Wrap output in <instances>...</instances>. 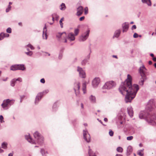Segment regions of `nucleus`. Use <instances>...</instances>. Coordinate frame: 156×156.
<instances>
[{
	"instance_id": "obj_61",
	"label": "nucleus",
	"mask_w": 156,
	"mask_h": 156,
	"mask_svg": "<svg viewBox=\"0 0 156 156\" xmlns=\"http://www.w3.org/2000/svg\"><path fill=\"white\" fill-rule=\"evenodd\" d=\"M112 57H113V58H118V57H117V55H112Z\"/></svg>"
},
{
	"instance_id": "obj_2",
	"label": "nucleus",
	"mask_w": 156,
	"mask_h": 156,
	"mask_svg": "<svg viewBox=\"0 0 156 156\" xmlns=\"http://www.w3.org/2000/svg\"><path fill=\"white\" fill-rule=\"evenodd\" d=\"M155 108L153 102L150 101L146 107V111H141L139 114L140 119H145L149 123L156 125V112L154 110Z\"/></svg>"
},
{
	"instance_id": "obj_32",
	"label": "nucleus",
	"mask_w": 156,
	"mask_h": 156,
	"mask_svg": "<svg viewBox=\"0 0 156 156\" xmlns=\"http://www.w3.org/2000/svg\"><path fill=\"white\" fill-rule=\"evenodd\" d=\"M27 47L30 48V49L32 50H33L34 49V48L30 44H28L25 46V48H27Z\"/></svg>"
},
{
	"instance_id": "obj_62",
	"label": "nucleus",
	"mask_w": 156,
	"mask_h": 156,
	"mask_svg": "<svg viewBox=\"0 0 156 156\" xmlns=\"http://www.w3.org/2000/svg\"><path fill=\"white\" fill-rule=\"evenodd\" d=\"M13 154L12 153H10L8 155V156H13Z\"/></svg>"
},
{
	"instance_id": "obj_56",
	"label": "nucleus",
	"mask_w": 156,
	"mask_h": 156,
	"mask_svg": "<svg viewBox=\"0 0 156 156\" xmlns=\"http://www.w3.org/2000/svg\"><path fill=\"white\" fill-rule=\"evenodd\" d=\"M4 34H5V37H9V34H8L4 33Z\"/></svg>"
},
{
	"instance_id": "obj_54",
	"label": "nucleus",
	"mask_w": 156,
	"mask_h": 156,
	"mask_svg": "<svg viewBox=\"0 0 156 156\" xmlns=\"http://www.w3.org/2000/svg\"><path fill=\"white\" fill-rule=\"evenodd\" d=\"M136 26L135 25H133L132 27V29L133 30V29H136Z\"/></svg>"
},
{
	"instance_id": "obj_11",
	"label": "nucleus",
	"mask_w": 156,
	"mask_h": 156,
	"mask_svg": "<svg viewBox=\"0 0 156 156\" xmlns=\"http://www.w3.org/2000/svg\"><path fill=\"white\" fill-rule=\"evenodd\" d=\"M91 51H90V53L86 56L85 58L83 59L81 62V64L82 66H85L88 63L90 59V54Z\"/></svg>"
},
{
	"instance_id": "obj_3",
	"label": "nucleus",
	"mask_w": 156,
	"mask_h": 156,
	"mask_svg": "<svg viewBox=\"0 0 156 156\" xmlns=\"http://www.w3.org/2000/svg\"><path fill=\"white\" fill-rule=\"evenodd\" d=\"M146 70V68L144 65L140 67L139 68V72L141 77L139 82V84L140 85H143L144 81L146 79V77L145 74Z\"/></svg>"
},
{
	"instance_id": "obj_44",
	"label": "nucleus",
	"mask_w": 156,
	"mask_h": 156,
	"mask_svg": "<svg viewBox=\"0 0 156 156\" xmlns=\"http://www.w3.org/2000/svg\"><path fill=\"white\" fill-rule=\"evenodd\" d=\"M3 117L2 115H0V122L1 123L4 122V121L3 120Z\"/></svg>"
},
{
	"instance_id": "obj_30",
	"label": "nucleus",
	"mask_w": 156,
	"mask_h": 156,
	"mask_svg": "<svg viewBox=\"0 0 156 156\" xmlns=\"http://www.w3.org/2000/svg\"><path fill=\"white\" fill-rule=\"evenodd\" d=\"M8 144L6 142H4L2 144V147L4 149H6L7 148Z\"/></svg>"
},
{
	"instance_id": "obj_31",
	"label": "nucleus",
	"mask_w": 156,
	"mask_h": 156,
	"mask_svg": "<svg viewBox=\"0 0 156 156\" xmlns=\"http://www.w3.org/2000/svg\"><path fill=\"white\" fill-rule=\"evenodd\" d=\"M41 153L43 156H45V154L46 153H48L47 151H46L43 149H41Z\"/></svg>"
},
{
	"instance_id": "obj_39",
	"label": "nucleus",
	"mask_w": 156,
	"mask_h": 156,
	"mask_svg": "<svg viewBox=\"0 0 156 156\" xmlns=\"http://www.w3.org/2000/svg\"><path fill=\"white\" fill-rule=\"evenodd\" d=\"M52 16H54L56 20H58L59 17V16L55 13H54L52 14Z\"/></svg>"
},
{
	"instance_id": "obj_10",
	"label": "nucleus",
	"mask_w": 156,
	"mask_h": 156,
	"mask_svg": "<svg viewBox=\"0 0 156 156\" xmlns=\"http://www.w3.org/2000/svg\"><path fill=\"white\" fill-rule=\"evenodd\" d=\"M12 101V100H10L9 99L3 100V103L1 105L2 108L4 109H7V108L8 105L9 104L10 105H11L10 103Z\"/></svg>"
},
{
	"instance_id": "obj_60",
	"label": "nucleus",
	"mask_w": 156,
	"mask_h": 156,
	"mask_svg": "<svg viewBox=\"0 0 156 156\" xmlns=\"http://www.w3.org/2000/svg\"><path fill=\"white\" fill-rule=\"evenodd\" d=\"M60 25L61 26V27L62 28H63V23H60Z\"/></svg>"
},
{
	"instance_id": "obj_17",
	"label": "nucleus",
	"mask_w": 156,
	"mask_h": 156,
	"mask_svg": "<svg viewBox=\"0 0 156 156\" xmlns=\"http://www.w3.org/2000/svg\"><path fill=\"white\" fill-rule=\"evenodd\" d=\"M127 110L129 116L130 117H132L133 116V111L132 107L131 106L127 108Z\"/></svg>"
},
{
	"instance_id": "obj_52",
	"label": "nucleus",
	"mask_w": 156,
	"mask_h": 156,
	"mask_svg": "<svg viewBox=\"0 0 156 156\" xmlns=\"http://www.w3.org/2000/svg\"><path fill=\"white\" fill-rule=\"evenodd\" d=\"M40 82L42 83H44L45 82V81L44 78L41 79L40 80Z\"/></svg>"
},
{
	"instance_id": "obj_19",
	"label": "nucleus",
	"mask_w": 156,
	"mask_h": 156,
	"mask_svg": "<svg viewBox=\"0 0 156 156\" xmlns=\"http://www.w3.org/2000/svg\"><path fill=\"white\" fill-rule=\"evenodd\" d=\"M25 139L27 140V141L33 144H35V141L32 139L30 135H26L25 136Z\"/></svg>"
},
{
	"instance_id": "obj_5",
	"label": "nucleus",
	"mask_w": 156,
	"mask_h": 156,
	"mask_svg": "<svg viewBox=\"0 0 156 156\" xmlns=\"http://www.w3.org/2000/svg\"><path fill=\"white\" fill-rule=\"evenodd\" d=\"M116 85V83L114 81H107L104 85L103 88L104 89L109 90L115 87Z\"/></svg>"
},
{
	"instance_id": "obj_21",
	"label": "nucleus",
	"mask_w": 156,
	"mask_h": 156,
	"mask_svg": "<svg viewBox=\"0 0 156 156\" xmlns=\"http://www.w3.org/2000/svg\"><path fill=\"white\" fill-rule=\"evenodd\" d=\"M121 33V30H116L113 36V38L115 37L118 38L120 36Z\"/></svg>"
},
{
	"instance_id": "obj_51",
	"label": "nucleus",
	"mask_w": 156,
	"mask_h": 156,
	"mask_svg": "<svg viewBox=\"0 0 156 156\" xmlns=\"http://www.w3.org/2000/svg\"><path fill=\"white\" fill-rule=\"evenodd\" d=\"M138 36V34L136 33H135L133 35V37L135 38H137Z\"/></svg>"
},
{
	"instance_id": "obj_24",
	"label": "nucleus",
	"mask_w": 156,
	"mask_h": 156,
	"mask_svg": "<svg viewBox=\"0 0 156 156\" xmlns=\"http://www.w3.org/2000/svg\"><path fill=\"white\" fill-rule=\"evenodd\" d=\"M89 99L90 102L92 103H95L96 102V98L93 95H91L89 97Z\"/></svg>"
},
{
	"instance_id": "obj_7",
	"label": "nucleus",
	"mask_w": 156,
	"mask_h": 156,
	"mask_svg": "<svg viewBox=\"0 0 156 156\" xmlns=\"http://www.w3.org/2000/svg\"><path fill=\"white\" fill-rule=\"evenodd\" d=\"M90 31V30H88L86 32L83 33L79 37V41L83 42L86 40L89 37Z\"/></svg>"
},
{
	"instance_id": "obj_22",
	"label": "nucleus",
	"mask_w": 156,
	"mask_h": 156,
	"mask_svg": "<svg viewBox=\"0 0 156 156\" xmlns=\"http://www.w3.org/2000/svg\"><path fill=\"white\" fill-rule=\"evenodd\" d=\"M133 151V148L130 146H129L127 148L126 155L127 156H129L131 153Z\"/></svg>"
},
{
	"instance_id": "obj_38",
	"label": "nucleus",
	"mask_w": 156,
	"mask_h": 156,
	"mask_svg": "<svg viewBox=\"0 0 156 156\" xmlns=\"http://www.w3.org/2000/svg\"><path fill=\"white\" fill-rule=\"evenodd\" d=\"M25 53L27 55L31 56L33 55V52L31 51H29L28 52H26Z\"/></svg>"
},
{
	"instance_id": "obj_48",
	"label": "nucleus",
	"mask_w": 156,
	"mask_h": 156,
	"mask_svg": "<svg viewBox=\"0 0 156 156\" xmlns=\"http://www.w3.org/2000/svg\"><path fill=\"white\" fill-rule=\"evenodd\" d=\"M63 56V54L59 53L58 56V58L60 60L62 59Z\"/></svg>"
},
{
	"instance_id": "obj_64",
	"label": "nucleus",
	"mask_w": 156,
	"mask_h": 156,
	"mask_svg": "<svg viewBox=\"0 0 156 156\" xmlns=\"http://www.w3.org/2000/svg\"><path fill=\"white\" fill-rule=\"evenodd\" d=\"M115 156H123L122 155L120 154H116Z\"/></svg>"
},
{
	"instance_id": "obj_1",
	"label": "nucleus",
	"mask_w": 156,
	"mask_h": 156,
	"mask_svg": "<svg viewBox=\"0 0 156 156\" xmlns=\"http://www.w3.org/2000/svg\"><path fill=\"white\" fill-rule=\"evenodd\" d=\"M132 76L128 74L125 83H122L119 88V91L122 95L126 94L125 101L126 103L130 102L134 98L139 89L137 84H134L132 86Z\"/></svg>"
},
{
	"instance_id": "obj_29",
	"label": "nucleus",
	"mask_w": 156,
	"mask_h": 156,
	"mask_svg": "<svg viewBox=\"0 0 156 156\" xmlns=\"http://www.w3.org/2000/svg\"><path fill=\"white\" fill-rule=\"evenodd\" d=\"M18 65H15L11 66V70L15 71L18 70Z\"/></svg>"
},
{
	"instance_id": "obj_63",
	"label": "nucleus",
	"mask_w": 156,
	"mask_h": 156,
	"mask_svg": "<svg viewBox=\"0 0 156 156\" xmlns=\"http://www.w3.org/2000/svg\"><path fill=\"white\" fill-rule=\"evenodd\" d=\"M153 60L154 61V62H156V58L155 57H154L153 58Z\"/></svg>"
},
{
	"instance_id": "obj_37",
	"label": "nucleus",
	"mask_w": 156,
	"mask_h": 156,
	"mask_svg": "<svg viewBox=\"0 0 156 156\" xmlns=\"http://www.w3.org/2000/svg\"><path fill=\"white\" fill-rule=\"evenodd\" d=\"M57 105L56 102H55L53 106V110L54 111H55L56 110L57 108Z\"/></svg>"
},
{
	"instance_id": "obj_12",
	"label": "nucleus",
	"mask_w": 156,
	"mask_h": 156,
	"mask_svg": "<svg viewBox=\"0 0 156 156\" xmlns=\"http://www.w3.org/2000/svg\"><path fill=\"white\" fill-rule=\"evenodd\" d=\"M100 82V78L99 77H95L92 80V85L94 88L97 87Z\"/></svg>"
},
{
	"instance_id": "obj_6",
	"label": "nucleus",
	"mask_w": 156,
	"mask_h": 156,
	"mask_svg": "<svg viewBox=\"0 0 156 156\" xmlns=\"http://www.w3.org/2000/svg\"><path fill=\"white\" fill-rule=\"evenodd\" d=\"M80 83L78 81H76L74 84L73 89L77 96H78L80 94Z\"/></svg>"
},
{
	"instance_id": "obj_45",
	"label": "nucleus",
	"mask_w": 156,
	"mask_h": 156,
	"mask_svg": "<svg viewBox=\"0 0 156 156\" xmlns=\"http://www.w3.org/2000/svg\"><path fill=\"white\" fill-rule=\"evenodd\" d=\"M13 81H19L20 82H21L22 81V79L21 78L19 77L17 79H16V80H14Z\"/></svg>"
},
{
	"instance_id": "obj_55",
	"label": "nucleus",
	"mask_w": 156,
	"mask_h": 156,
	"mask_svg": "<svg viewBox=\"0 0 156 156\" xmlns=\"http://www.w3.org/2000/svg\"><path fill=\"white\" fill-rule=\"evenodd\" d=\"M64 19V17H62V18L60 19V21H59V23H62V21Z\"/></svg>"
},
{
	"instance_id": "obj_40",
	"label": "nucleus",
	"mask_w": 156,
	"mask_h": 156,
	"mask_svg": "<svg viewBox=\"0 0 156 156\" xmlns=\"http://www.w3.org/2000/svg\"><path fill=\"white\" fill-rule=\"evenodd\" d=\"M5 37L4 33H2L0 34V41L3 39Z\"/></svg>"
},
{
	"instance_id": "obj_8",
	"label": "nucleus",
	"mask_w": 156,
	"mask_h": 156,
	"mask_svg": "<svg viewBox=\"0 0 156 156\" xmlns=\"http://www.w3.org/2000/svg\"><path fill=\"white\" fill-rule=\"evenodd\" d=\"M77 71L79 73L80 76L83 78H85L86 77V73L83 68L80 66L77 67Z\"/></svg>"
},
{
	"instance_id": "obj_20",
	"label": "nucleus",
	"mask_w": 156,
	"mask_h": 156,
	"mask_svg": "<svg viewBox=\"0 0 156 156\" xmlns=\"http://www.w3.org/2000/svg\"><path fill=\"white\" fill-rule=\"evenodd\" d=\"M67 38L70 41L75 40L74 35L72 33H69L67 35Z\"/></svg>"
},
{
	"instance_id": "obj_35",
	"label": "nucleus",
	"mask_w": 156,
	"mask_h": 156,
	"mask_svg": "<svg viewBox=\"0 0 156 156\" xmlns=\"http://www.w3.org/2000/svg\"><path fill=\"white\" fill-rule=\"evenodd\" d=\"M16 80V79H12L11 81V86L12 87H14L15 83H16V81H13L14 80Z\"/></svg>"
},
{
	"instance_id": "obj_50",
	"label": "nucleus",
	"mask_w": 156,
	"mask_h": 156,
	"mask_svg": "<svg viewBox=\"0 0 156 156\" xmlns=\"http://www.w3.org/2000/svg\"><path fill=\"white\" fill-rule=\"evenodd\" d=\"M64 48H62L61 49L59 53H61L63 54L64 51Z\"/></svg>"
},
{
	"instance_id": "obj_16",
	"label": "nucleus",
	"mask_w": 156,
	"mask_h": 156,
	"mask_svg": "<svg viewBox=\"0 0 156 156\" xmlns=\"http://www.w3.org/2000/svg\"><path fill=\"white\" fill-rule=\"evenodd\" d=\"M47 28L46 25L45 24V26L43 28V38L44 39H47Z\"/></svg>"
},
{
	"instance_id": "obj_36",
	"label": "nucleus",
	"mask_w": 156,
	"mask_h": 156,
	"mask_svg": "<svg viewBox=\"0 0 156 156\" xmlns=\"http://www.w3.org/2000/svg\"><path fill=\"white\" fill-rule=\"evenodd\" d=\"M12 6L10 5H8L7 8L6 9L5 12H8L11 9Z\"/></svg>"
},
{
	"instance_id": "obj_43",
	"label": "nucleus",
	"mask_w": 156,
	"mask_h": 156,
	"mask_svg": "<svg viewBox=\"0 0 156 156\" xmlns=\"http://www.w3.org/2000/svg\"><path fill=\"white\" fill-rule=\"evenodd\" d=\"M6 32L9 33H11L12 32V29L10 27L6 29Z\"/></svg>"
},
{
	"instance_id": "obj_59",
	"label": "nucleus",
	"mask_w": 156,
	"mask_h": 156,
	"mask_svg": "<svg viewBox=\"0 0 156 156\" xmlns=\"http://www.w3.org/2000/svg\"><path fill=\"white\" fill-rule=\"evenodd\" d=\"M24 97H25V96L24 95H22V96H20V99H23V98H24Z\"/></svg>"
},
{
	"instance_id": "obj_58",
	"label": "nucleus",
	"mask_w": 156,
	"mask_h": 156,
	"mask_svg": "<svg viewBox=\"0 0 156 156\" xmlns=\"http://www.w3.org/2000/svg\"><path fill=\"white\" fill-rule=\"evenodd\" d=\"M4 152V150L0 148V153H2Z\"/></svg>"
},
{
	"instance_id": "obj_33",
	"label": "nucleus",
	"mask_w": 156,
	"mask_h": 156,
	"mask_svg": "<svg viewBox=\"0 0 156 156\" xmlns=\"http://www.w3.org/2000/svg\"><path fill=\"white\" fill-rule=\"evenodd\" d=\"M116 151L122 153L123 152V149L121 147H119L117 148Z\"/></svg>"
},
{
	"instance_id": "obj_27",
	"label": "nucleus",
	"mask_w": 156,
	"mask_h": 156,
	"mask_svg": "<svg viewBox=\"0 0 156 156\" xmlns=\"http://www.w3.org/2000/svg\"><path fill=\"white\" fill-rule=\"evenodd\" d=\"M66 9V6L64 3H62L59 6V9L61 10L64 11Z\"/></svg>"
},
{
	"instance_id": "obj_57",
	"label": "nucleus",
	"mask_w": 156,
	"mask_h": 156,
	"mask_svg": "<svg viewBox=\"0 0 156 156\" xmlns=\"http://www.w3.org/2000/svg\"><path fill=\"white\" fill-rule=\"evenodd\" d=\"M77 58H74L73 61V62H76L77 61Z\"/></svg>"
},
{
	"instance_id": "obj_18",
	"label": "nucleus",
	"mask_w": 156,
	"mask_h": 156,
	"mask_svg": "<svg viewBox=\"0 0 156 156\" xmlns=\"http://www.w3.org/2000/svg\"><path fill=\"white\" fill-rule=\"evenodd\" d=\"M83 7L82 6H79L77 9V12L76 15L78 16H80L83 13Z\"/></svg>"
},
{
	"instance_id": "obj_28",
	"label": "nucleus",
	"mask_w": 156,
	"mask_h": 156,
	"mask_svg": "<svg viewBox=\"0 0 156 156\" xmlns=\"http://www.w3.org/2000/svg\"><path fill=\"white\" fill-rule=\"evenodd\" d=\"M18 70H24L25 69L23 65L19 64L18 65Z\"/></svg>"
},
{
	"instance_id": "obj_14",
	"label": "nucleus",
	"mask_w": 156,
	"mask_h": 156,
	"mask_svg": "<svg viewBox=\"0 0 156 156\" xmlns=\"http://www.w3.org/2000/svg\"><path fill=\"white\" fill-rule=\"evenodd\" d=\"M122 32H126L129 28L128 23L125 22L123 23L122 25Z\"/></svg>"
},
{
	"instance_id": "obj_26",
	"label": "nucleus",
	"mask_w": 156,
	"mask_h": 156,
	"mask_svg": "<svg viewBox=\"0 0 156 156\" xmlns=\"http://www.w3.org/2000/svg\"><path fill=\"white\" fill-rule=\"evenodd\" d=\"M86 82L83 83L82 84V90L83 93L85 94L86 93Z\"/></svg>"
},
{
	"instance_id": "obj_15",
	"label": "nucleus",
	"mask_w": 156,
	"mask_h": 156,
	"mask_svg": "<svg viewBox=\"0 0 156 156\" xmlns=\"http://www.w3.org/2000/svg\"><path fill=\"white\" fill-rule=\"evenodd\" d=\"M56 37L58 39H60L62 37L64 38H65L66 37V34L65 32H63L62 33H58L56 34Z\"/></svg>"
},
{
	"instance_id": "obj_9",
	"label": "nucleus",
	"mask_w": 156,
	"mask_h": 156,
	"mask_svg": "<svg viewBox=\"0 0 156 156\" xmlns=\"http://www.w3.org/2000/svg\"><path fill=\"white\" fill-rule=\"evenodd\" d=\"M83 136L84 139L87 142L89 143L90 142V136L87 130H83Z\"/></svg>"
},
{
	"instance_id": "obj_25",
	"label": "nucleus",
	"mask_w": 156,
	"mask_h": 156,
	"mask_svg": "<svg viewBox=\"0 0 156 156\" xmlns=\"http://www.w3.org/2000/svg\"><path fill=\"white\" fill-rule=\"evenodd\" d=\"M141 1L143 3H146L148 6H151V3L150 0H141Z\"/></svg>"
},
{
	"instance_id": "obj_47",
	"label": "nucleus",
	"mask_w": 156,
	"mask_h": 156,
	"mask_svg": "<svg viewBox=\"0 0 156 156\" xmlns=\"http://www.w3.org/2000/svg\"><path fill=\"white\" fill-rule=\"evenodd\" d=\"M88 13V8L87 7H86L84 9V13L85 14H87Z\"/></svg>"
},
{
	"instance_id": "obj_4",
	"label": "nucleus",
	"mask_w": 156,
	"mask_h": 156,
	"mask_svg": "<svg viewBox=\"0 0 156 156\" xmlns=\"http://www.w3.org/2000/svg\"><path fill=\"white\" fill-rule=\"evenodd\" d=\"M35 141L38 144H42L44 142L43 136L37 131H36L34 134Z\"/></svg>"
},
{
	"instance_id": "obj_13",
	"label": "nucleus",
	"mask_w": 156,
	"mask_h": 156,
	"mask_svg": "<svg viewBox=\"0 0 156 156\" xmlns=\"http://www.w3.org/2000/svg\"><path fill=\"white\" fill-rule=\"evenodd\" d=\"M43 96L42 95L41 93H38L37 96H36L35 101V104L36 105H37L38 104L39 101L41 100Z\"/></svg>"
},
{
	"instance_id": "obj_42",
	"label": "nucleus",
	"mask_w": 156,
	"mask_h": 156,
	"mask_svg": "<svg viewBox=\"0 0 156 156\" xmlns=\"http://www.w3.org/2000/svg\"><path fill=\"white\" fill-rule=\"evenodd\" d=\"M79 30L78 29H75L74 30L75 35H77L79 33Z\"/></svg>"
},
{
	"instance_id": "obj_46",
	"label": "nucleus",
	"mask_w": 156,
	"mask_h": 156,
	"mask_svg": "<svg viewBox=\"0 0 156 156\" xmlns=\"http://www.w3.org/2000/svg\"><path fill=\"white\" fill-rule=\"evenodd\" d=\"M133 138V137L132 136H130L127 137L126 139L128 140H132Z\"/></svg>"
},
{
	"instance_id": "obj_49",
	"label": "nucleus",
	"mask_w": 156,
	"mask_h": 156,
	"mask_svg": "<svg viewBox=\"0 0 156 156\" xmlns=\"http://www.w3.org/2000/svg\"><path fill=\"white\" fill-rule=\"evenodd\" d=\"M109 135L110 136H112L113 135L114 132H113V131H112V130H111L110 131H109Z\"/></svg>"
},
{
	"instance_id": "obj_34",
	"label": "nucleus",
	"mask_w": 156,
	"mask_h": 156,
	"mask_svg": "<svg viewBox=\"0 0 156 156\" xmlns=\"http://www.w3.org/2000/svg\"><path fill=\"white\" fill-rule=\"evenodd\" d=\"M144 151V149L139 150L137 152L138 154L140 156H144V154L142 152Z\"/></svg>"
},
{
	"instance_id": "obj_41",
	"label": "nucleus",
	"mask_w": 156,
	"mask_h": 156,
	"mask_svg": "<svg viewBox=\"0 0 156 156\" xmlns=\"http://www.w3.org/2000/svg\"><path fill=\"white\" fill-rule=\"evenodd\" d=\"M49 92V90H44L42 92H40V93H42V95L43 96V94H47Z\"/></svg>"
},
{
	"instance_id": "obj_23",
	"label": "nucleus",
	"mask_w": 156,
	"mask_h": 156,
	"mask_svg": "<svg viewBox=\"0 0 156 156\" xmlns=\"http://www.w3.org/2000/svg\"><path fill=\"white\" fill-rule=\"evenodd\" d=\"M89 148L88 153L89 156H96L95 153L90 149V146H89Z\"/></svg>"
},
{
	"instance_id": "obj_53",
	"label": "nucleus",
	"mask_w": 156,
	"mask_h": 156,
	"mask_svg": "<svg viewBox=\"0 0 156 156\" xmlns=\"http://www.w3.org/2000/svg\"><path fill=\"white\" fill-rule=\"evenodd\" d=\"M84 16H82V17H80V20L81 21H82L84 19Z\"/></svg>"
}]
</instances>
